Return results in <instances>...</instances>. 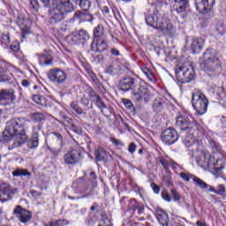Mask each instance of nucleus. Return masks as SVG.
Here are the masks:
<instances>
[{"label":"nucleus","mask_w":226,"mask_h":226,"mask_svg":"<svg viewBox=\"0 0 226 226\" xmlns=\"http://www.w3.org/2000/svg\"><path fill=\"white\" fill-rule=\"evenodd\" d=\"M29 120L26 118H14L6 123L5 130L3 132V140H9V149H15L26 144L29 149H36L40 142V135H42L43 131L41 125H34L33 127L32 139L27 140L26 129Z\"/></svg>","instance_id":"1"},{"label":"nucleus","mask_w":226,"mask_h":226,"mask_svg":"<svg viewBox=\"0 0 226 226\" xmlns=\"http://www.w3.org/2000/svg\"><path fill=\"white\" fill-rule=\"evenodd\" d=\"M155 9L152 14L146 16L145 20L147 26L161 31L164 36H170L174 38L176 34V27L170 19L169 14L163 10L164 6H167V0H154Z\"/></svg>","instance_id":"2"},{"label":"nucleus","mask_w":226,"mask_h":226,"mask_svg":"<svg viewBox=\"0 0 226 226\" xmlns=\"http://www.w3.org/2000/svg\"><path fill=\"white\" fill-rule=\"evenodd\" d=\"M44 8H49V22L50 26H57L66 19V13L74 11L75 6L70 0H41Z\"/></svg>","instance_id":"3"},{"label":"nucleus","mask_w":226,"mask_h":226,"mask_svg":"<svg viewBox=\"0 0 226 226\" xmlns=\"http://www.w3.org/2000/svg\"><path fill=\"white\" fill-rule=\"evenodd\" d=\"M175 126L177 130H180L179 137L182 139L185 146L190 147L193 146L195 142V137L193 133L199 129L197 125V121L192 117L186 115L179 114L176 117Z\"/></svg>","instance_id":"4"},{"label":"nucleus","mask_w":226,"mask_h":226,"mask_svg":"<svg viewBox=\"0 0 226 226\" xmlns=\"http://www.w3.org/2000/svg\"><path fill=\"white\" fill-rule=\"evenodd\" d=\"M118 89L124 93L132 91V98L137 100V102L143 101L145 103H147V102L151 100V92H149V88L142 87L140 83L135 81V79L132 77L122 79L119 81Z\"/></svg>","instance_id":"5"},{"label":"nucleus","mask_w":226,"mask_h":226,"mask_svg":"<svg viewBox=\"0 0 226 226\" xmlns=\"http://www.w3.org/2000/svg\"><path fill=\"white\" fill-rule=\"evenodd\" d=\"M201 61L200 68L207 73H215L222 66L218 51L213 48H208L205 50L201 56Z\"/></svg>","instance_id":"6"},{"label":"nucleus","mask_w":226,"mask_h":226,"mask_svg":"<svg viewBox=\"0 0 226 226\" xmlns=\"http://www.w3.org/2000/svg\"><path fill=\"white\" fill-rule=\"evenodd\" d=\"M177 80L181 84H188L195 79V71L190 64H181L175 68Z\"/></svg>","instance_id":"7"},{"label":"nucleus","mask_w":226,"mask_h":226,"mask_svg":"<svg viewBox=\"0 0 226 226\" xmlns=\"http://www.w3.org/2000/svg\"><path fill=\"white\" fill-rule=\"evenodd\" d=\"M192 103L194 110H196L199 116H204V114L207 112L209 101H207L206 95L200 90H194L192 92Z\"/></svg>","instance_id":"8"},{"label":"nucleus","mask_w":226,"mask_h":226,"mask_svg":"<svg viewBox=\"0 0 226 226\" xmlns=\"http://www.w3.org/2000/svg\"><path fill=\"white\" fill-rule=\"evenodd\" d=\"M203 158L202 167L204 169H207L213 165L214 170L212 174H214V176H222V170L225 169V163L222 162V160L216 159V162H215V156L211 155L207 151L204 152Z\"/></svg>","instance_id":"9"},{"label":"nucleus","mask_w":226,"mask_h":226,"mask_svg":"<svg viewBox=\"0 0 226 226\" xmlns=\"http://www.w3.org/2000/svg\"><path fill=\"white\" fill-rule=\"evenodd\" d=\"M82 158V148L79 146H73L64 155L63 160L65 165H75V163L81 162Z\"/></svg>","instance_id":"10"},{"label":"nucleus","mask_w":226,"mask_h":226,"mask_svg":"<svg viewBox=\"0 0 226 226\" xmlns=\"http://www.w3.org/2000/svg\"><path fill=\"white\" fill-rule=\"evenodd\" d=\"M48 142L50 147L56 149V154H59L63 151V146H64V139H63V135L59 132H53L49 134L48 139Z\"/></svg>","instance_id":"11"},{"label":"nucleus","mask_w":226,"mask_h":226,"mask_svg":"<svg viewBox=\"0 0 226 226\" xmlns=\"http://www.w3.org/2000/svg\"><path fill=\"white\" fill-rule=\"evenodd\" d=\"M47 75L49 80L55 82V84H64L66 79H68V74L58 68L50 69Z\"/></svg>","instance_id":"12"},{"label":"nucleus","mask_w":226,"mask_h":226,"mask_svg":"<svg viewBox=\"0 0 226 226\" xmlns=\"http://www.w3.org/2000/svg\"><path fill=\"white\" fill-rule=\"evenodd\" d=\"M13 215L21 223H29L33 218V214H31L29 210L22 207L20 205H18L14 208Z\"/></svg>","instance_id":"13"},{"label":"nucleus","mask_w":226,"mask_h":226,"mask_svg":"<svg viewBox=\"0 0 226 226\" xmlns=\"http://www.w3.org/2000/svg\"><path fill=\"white\" fill-rule=\"evenodd\" d=\"M181 138L177 132L172 128L166 129L162 132L161 135V139L164 144H167L168 146H172V144H175V142H177V139Z\"/></svg>","instance_id":"14"},{"label":"nucleus","mask_w":226,"mask_h":226,"mask_svg":"<svg viewBox=\"0 0 226 226\" xmlns=\"http://www.w3.org/2000/svg\"><path fill=\"white\" fill-rule=\"evenodd\" d=\"M16 100L17 96H15V91L12 89L0 90V105H11V103H15Z\"/></svg>","instance_id":"15"},{"label":"nucleus","mask_w":226,"mask_h":226,"mask_svg":"<svg viewBox=\"0 0 226 226\" xmlns=\"http://www.w3.org/2000/svg\"><path fill=\"white\" fill-rule=\"evenodd\" d=\"M17 192V189L12 188L10 184H0V200H2V202H6V200H10L12 195H15Z\"/></svg>","instance_id":"16"},{"label":"nucleus","mask_w":226,"mask_h":226,"mask_svg":"<svg viewBox=\"0 0 226 226\" xmlns=\"http://www.w3.org/2000/svg\"><path fill=\"white\" fill-rule=\"evenodd\" d=\"M215 3V0H195L194 4L200 13H209L213 10Z\"/></svg>","instance_id":"17"},{"label":"nucleus","mask_w":226,"mask_h":226,"mask_svg":"<svg viewBox=\"0 0 226 226\" xmlns=\"http://www.w3.org/2000/svg\"><path fill=\"white\" fill-rule=\"evenodd\" d=\"M169 99L163 95H161L153 101L152 109L154 110V112H162L163 109H167V107H169Z\"/></svg>","instance_id":"18"},{"label":"nucleus","mask_w":226,"mask_h":226,"mask_svg":"<svg viewBox=\"0 0 226 226\" xmlns=\"http://www.w3.org/2000/svg\"><path fill=\"white\" fill-rule=\"evenodd\" d=\"M107 48V40H105V38L96 39L91 44V50H93V52H105Z\"/></svg>","instance_id":"19"},{"label":"nucleus","mask_w":226,"mask_h":226,"mask_svg":"<svg viewBox=\"0 0 226 226\" xmlns=\"http://www.w3.org/2000/svg\"><path fill=\"white\" fill-rule=\"evenodd\" d=\"M204 49V40L193 37L191 43V50L192 54H200Z\"/></svg>","instance_id":"20"},{"label":"nucleus","mask_w":226,"mask_h":226,"mask_svg":"<svg viewBox=\"0 0 226 226\" xmlns=\"http://www.w3.org/2000/svg\"><path fill=\"white\" fill-rule=\"evenodd\" d=\"M175 5L171 10L172 13H185L188 8V0H174Z\"/></svg>","instance_id":"21"},{"label":"nucleus","mask_w":226,"mask_h":226,"mask_svg":"<svg viewBox=\"0 0 226 226\" xmlns=\"http://www.w3.org/2000/svg\"><path fill=\"white\" fill-rule=\"evenodd\" d=\"M79 20V22H93L94 17L92 14L82 12V11H77L74 13L73 19Z\"/></svg>","instance_id":"22"},{"label":"nucleus","mask_w":226,"mask_h":226,"mask_svg":"<svg viewBox=\"0 0 226 226\" xmlns=\"http://www.w3.org/2000/svg\"><path fill=\"white\" fill-rule=\"evenodd\" d=\"M155 216L161 225L167 226V224L169 223V215H167V212L163 210H159L157 211Z\"/></svg>","instance_id":"23"},{"label":"nucleus","mask_w":226,"mask_h":226,"mask_svg":"<svg viewBox=\"0 0 226 226\" xmlns=\"http://www.w3.org/2000/svg\"><path fill=\"white\" fill-rule=\"evenodd\" d=\"M13 177H31V172L27 170H24L22 168H18L12 171Z\"/></svg>","instance_id":"24"},{"label":"nucleus","mask_w":226,"mask_h":226,"mask_svg":"<svg viewBox=\"0 0 226 226\" xmlns=\"http://www.w3.org/2000/svg\"><path fill=\"white\" fill-rule=\"evenodd\" d=\"M94 40H99V38H105V27H103V25H98L94 29Z\"/></svg>","instance_id":"25"},{"label":"nucleus","mask_w":226,"mask_h":226,"mask_svg":"<svg viewBox=\"0 0 226 226\" xmlns=\"http://www.w3.org/2000/svg\"><path fill=\"white\" fill-rule=\"evenodd\" d=\"M94 154L97 162H103V160H107V151L102 147L95 150Z\"/></svg>","instance_id":"26"},{"label":"nucleus","mask_w":226,"mask_h":226,"mask_svg":"<svg viewBox=\"0 0 226 226\" xmlns=\"http://www.w3.org/2000/svg\"><path fill=\"white\" fill-rule=\"evenodd\" d=\"M74 38H78L79 41H82L84 43L85 41H87L90 38L89 33L86 31L85 29H80L78 32V35H75Z\"/></svg>","instance_id":"27"},{"label":"nucleus","mask_w":226,"mask_h":226,"mask_svg":"<svg viewBox=\"0 0 226 226\" xmlns=\"http://www.w3.org/2000/svg\"><path fill=\"white\" fill-rule=\"evenodd\" d=\"M208 147H210L215 154L220 153V144H218L215 139L208 140Z\"/></svg>","instance_id":"28"},{"label":"nucleus","mask_w":226,"mask_h":226,"mask_svg":"<svg viewBox=\"0 0 226 226\" xmlns=\"http://www.w3.org/2000/svg\"><path fill=\"white\" fill-rule=\"evenodd\" d=\"M191 179H192L195 185L201 188V190H204L206 188V185H207L206 184V182H204V180L199 178V177H195L194 175H191Z\"/></svg>","instance_id":"29"},{"label":"nucleus","mask_w":226,"mask_h":226,"mask_svg":"<svg viewBox=\"0 0 226 226\" xmlns=\"http://www.w3.org/2000/svg\"><path fill=\"white\" fill-rule=\"evenodd\" d=\"M98 226H112V222L105 214H102L100 223Z\"/></svg>","instance_id":"30"},{"label":"nucleus","mask_w":226,"mask_h":226,"mask_svg":"<svg viewBox=\"0 0 226 226\" xmlns=\"http://www.w3.org/2000/svg\"><path fill=\"white\" fill-rule=\"evenodd\" d=\"M77 4H79L83 11H89V8H91V1L89 0H81Z\"/></svg>","instance_id":"31"},{"label":"nucleus","mask_w":226,"mask_h":226,"mask_svg":"<svg viewBox=\"0 0 226 226\" xmlns=\"http://www.w3.org/2000/svg\"><path fill=\"white\" fill-rule=\"evenodd\" d=\"M31 117L34 123H41V121H45V115L43 113L36 112L31 115Z\"/></svg>","instance_id":"32"},{"label":"nucleus","mask_w":226,"mask_h":226,"mask_svg":"<svg viewBox=\"0 0 226 226\" xmlns=\"http://www.w3.org/2000/svg\"><path fill=\"white\" fill-rule=\"evenodd\" d=\"M69 222L66 219H59L56 221H51L46 226H64L68 225Z\"/></svg>","instance_id":"33"},{"label":"nucleus","mask_w":226,"mask_h":226,"mask_svg":"<svg viewBox=\"0 0 226 226\" xmlns=\"http://www.w3.org/2000/svg\"><path fill=\"white\" fill-rule=\"evenodd\" d=\"M40 63L49 66V64H52V57L49 55H42L40 57Z\"/></svg>","instance_id":"34"},{"label":"nucleus","mask_w":226,"mask_h":226,"mask_svg":"<svg viewBox=\"0 0 226 226\" xmlns=\"http://www.w3.org/2000/svg\"><path fill=\"white\" fill-rule=\"evenodd\" d=\"M156 162L157 163H161V165L162 166V168L164 169V170H166V172H169V161L165 160L163 157L159 156L156 158Z\"/></svg>","instance_id":"35"},{"label":"nucleus","mask_w":226,"mask_h":226,"mask_svg":"<svg viewBox=\"0 0 226 226\" xmlns=\"http://www.w3.org/2000/svg\"><path fill=\"white\" fill-rule=\"evenodd\" d=\"M71 108L79 116H82V114H84V109L82 108H80V106H79V104H77V102H71Z\"/></svg>","instance_id":"36"},{"label":"nucleus","mask_w":226,"mask_h":226,"mask_svg":"<svg viewBox=\"0 0 226 226\" xmlns=\"http://www.w3.org/2000/svg\"><path fill=\"white\" fill-rule=\"evenodd\" d=\"M71 108L79 116H82V114H84V109L82 108H80V106H79V104H77V102H71Z\"/></svg>","instance_id":"37"},{"label":"nucleus","mask_w":226,"mask_h":226,"mask_svg":"<svg viewBox=\"0 0 226 226\" xmlns=\"http://www.w3.org/2000/svg\"><path fill=\"white\" fill-rule=\"evenodd\" d=\"M139 205H137V200L135 199H131L128 200V209L129 211H137Z\"/></svg>","instance_id":"38"},{"label":"nucleus","mask_w":226,"mask_h":226,"mask_svg":"<svg viewBox=\"0 0 226 226\" xmlns=\"http://www.w3.org/2000/svg\"><path fill=\"white\" fill-rule=\"evenodd\" d=\"M88 95L90 96V98H92V102H97L101 98L100 94H98L96 91H94L93 88L89 89Z\"/></svg>","instance_id":"39"},{"label":"nucleus","mask_w":226,"mask_h":226,"mask_svg":"<svg viewBox=\"0 0 226 226\" xmlns=\"http://www.w3.org/2000/svg\"><path fill=\"white\" fill-rule=\"evenodd\" d=\"M94 104L102 112H103V109H107V104H105V102H103V99H102V97L95 101Z\"/></svg>","instance_id":"40"},{"label":"nucleus","mask_w":226,"mask_h":226,"mask_svg":"<svg viewBox=\"0 0 226 226\" xmlns=\"http://www.w3.org/2000/svg\"><path fill=\"white\" fill-rule=\"evenodd\" d=\"M143 73L144 75H146V77H147L150 82H153L154 80V74L148 68L143 69Z\"/></svg>","instance_id":"41"},{"label":"nucleus","mask_w":226,"mask_h":226,"mask_svg":"<svg viewBox=\"0 0 226 226\" xmlns=\"http://www.w3.org/2000/svg\"><path fill=\"white\" fill-rule=\"evenodd\" d=\"M122 102L124 103V107H126L128 110L135 109V107L133 106V103L132 102V101L128 99H123Z\"/></svg>","instance_id":"42"},{"label":"nucleus","mask_w":226,"mask_h":226,"mask_svg":"<svg viewBox=\"0 0 226 226\" xmlns=\"http://www.w3.org/2000/svg\"><path fill=\"white\" fill-rule=\"evenodd\" d=\"M39 105H41V107H46V109H49L50 107V102L44 96L41 98V102H39Z\"/></svg>","instance_id":"43"},{"label":"nucleus","mask_w":226,"mask_h":226,"mask_svg":"<svg viewBox=\"0 0 226 226\" xmlns=\"http://www.w3.org/2000/svg\"><path fill=\"white\" fill-rule=\"evenodd\" d=\"M8 66H10V64L6 63V62H1V65H0V74L1 73H6V72H8Z\"/></svg>","instance_id":"44"},{"label":"nucleus","mask_w":226,"mask_h":226,"mask_svg":"<svg viewBox=\"0 0 226 226\" xmlns=\"http://www.w3.org/2000/svg\"><path fill=\"white\" fill-rule=\"evenodd\" d=\"M10 80H11V77L6 75V72L0 74V82H10Z\"/></svg>","instance_id":"45"},{"label":"nucleus","mask_w":226,"mask_h":226,"mask_svg":"<svg viewBox=\"0 0 226 226\" xmlns=\"http://www.w3.org/2000/svg\"><path fill=\"white\" fill-rule=\"evenodd\" d=\"M216 195H223L225 193V185H219L217 190H215Z\"/></svg>","instance_id":"46"},{"label":"nucleus","mask_w":226,"mask_h":226,"mask_svg":"<svg viewBox=\"0 0 226 226\" xmlns=\"http://www.w3.org/2000/svg\"><path fill=\"white\" fill-rule=\"evenodd\" d=\"M179 176L184 181H186V183H190V178L192 177V174L181 172L179 173Z\"/></svg>","instance_id":"47"},{"label":"nucleus","mask_w":226,"mask_h":226,"mask_svg":"<svg viewBox=\"0 0 226 226\" xmlns=\"http://www.w3.org/2000/svg\"><path fill=\"white\" fill-rule=\"evenodd\" d=\"M90 177L92 179V186H96V183H97L96 179H98L96 173L94 171H91Z\"/></svg>","instance_id":"48"},{"label":"nucleus","mask_w":226,"mask_h":226,"mask_svg":"<svg viewBox=\"0 0 226 226\" xmlns=\"http://www.w3.org/2000/svg\"><path fill=\"white\" fill-rule=\"evenodd\" d=\"M162 197L163 200H165L166 202H170V200H171L170 194H169V192H167V191L162 192Z\"/></svg>","instance_id":"49"},{"label":"nucleus","mask_w":226,"mask_h":226,"mask_svg":"<svg viewBox=\"0 0 226 226\" xmlns=\"http://www.w3.org/2000/svg\"><path fill=\"white\" fill-rule=\"evenodd\" d=\"M30 4L34 11H38V9L40 8V4H38V0H32L30 2Z\"/></svg>","instance_id":"50"},{"label":"nucleus","mask_w":226,"mask_h":226,"mask_svg":"<svg viewBox=\"0 0 226 226\" xmlns=\"http://www.w3.org/2000/svg\"><path fill=\"white\" fill-rule=\"evenodd\" d=\"M128 151L131 154H133L137 151V145L135 143H131L128 147Z\"/></svg>","instance_id":"51"},{"label":"nucleus","mask_w":226,"mask_h":226,"mask_svg":"<svg viewBox=\"0 0 226 226\" xmlns=\"http://www.w3.org/2000/svg\"><path fill=\"white\" fill-rule=\"evenodd\" d=\"M171 195L175 201H177L179 200V199H181L179 193H177V191H176L175 189H171Z\"/></svg>","instance_id":"52"},{"label":"nucleus","mask_w":226,"mask_h":226,"mask_svg":"<svg viewBox=\"0 0 226 226\" xmlns=\"http://www.w3.org/2000/svg\"><path fill=\"white\" fill-rule=\"evenodd\" d=\"M42 96L40 94H35L32 96V100L37 103V105H40V102L41 101Z\"/></svg>","instance_id":"53"},{"label":"nucleus","mask_w":226,"mask_h":226,"mask_svg":"<svg viewBox=\"0 0 226 226\" xmlns=\"http://www.w3.org/2000/svg\"><path fill=\"white\" fill-rule=\"evenodd\" d=\"M203 190H205L206 192H212L213 193H215L216 192V189L214 186H211L210 185L207 184V185H205V189Z\"/></svg>","instance_id":"54"},{"label":"nucleus","mask_w":226,"mask_h":226,"mask_svg":"<svg viewBox=\"0 0 226 226\" xmlns=\"http://www.w3.org/2000/svg\"><path fill=\"white\" fill-rule=\"evenodd\" d=\"M151 188L153 189V192H154L156 194L160 193V186L157 185L156 184L152 183Z\"/></svg>","instance_id":"55"},{"label":"nucleus","mask_w":226,"mask_h":226,"mask_svg":"<svg viewBox=\"0 0 226 226\" xmlns=\"http://www.w3.org/2000/svg\"><path fill=\"white\" fill-rule=\"evenodd\" d=\"M81 103L84 107H89V100L87 97L81 98Z\"/></svg>","instance_id":"56"},{"label":"nucleus","mask_w":226,"mask_h":226,"mask_svg":"<svg viewBox=\"0 0 226 226\" xmlns=\"http://www.w3.org/2000/svg\"><path fill=\"white\" fill-rule=\"evenodd\" d=\"M111 142L113 143V144H115V146H124L123 145V142H121V140H119V139H111Z\"/></svg>","instance_id":"57"},{"label":"nucleus","mask_w":226,"mask_h":226,"mask_svg":"<svg viewBox=\"0 0 226 226\" xmlns=\"http://www.w3.org/2000/svg\"><path fill=\"white\" fill-rule=\"evenodd\" d=\"M111 55L117 57L118 56L121 55V53L119 52V50L113 48V49H111Z\"/></svg>","instance_id":"58"},{"label":"nucleus","mask_w":226,"mask_h":226,"mask_svg":"<svg viewBox=\"0 0 226 226\" xmlns=\"http://www.w3.org/2000/svg\"><path fill=\"white\" fill-rule=\"evenodd\" d=\"M144 209H145L144 206L139 205L138 206V215H144Z\"/></svg>","instance_id":"59"},{"label":"nucleus","mask_w":226,"mask_h":226,"mask_svg":"<svg viewBox=\"0 0 226 226\" xmlns=\"http://www.w3.org/2000/svg\"><path fill=\"white\" fill-rule=\"evenodd\" d=\"M168 163H170V165H172L173 169H177V162H176V161L170 159V161H168Z\"/></svg>","instance_id":"60"},{"label":"nucleus","mask_w":226,"mask_h":226,"mask_svg":"<svg viewBox=\"0 0 226 226\" xmlns=\"http://www.w3.org/2000/svg\"><path fill=\"white\" fill-rule=\"evenodd\" d=\"M30 194H31L33 197H40V195H41L38 191H34V190H31V191H30Z\"/></svg>","instance_id":"61"},{"label":"nucleus","mask_w":226,"mask_h":226,"mask_svg":"<svg viewBox=\"0 0 226 226\" xmlns=\"http://www.w3.org/2000/svg\"><path fill=\"white\" fill-rule=\"evenodd\" d=\"M21 85L23 86V87H29L31 83H29V81L27 79H24L21 81Z\"/></svg>","instance_id":"62"},{"label":"nucleus","mask_w":226,"mask_h":226,"mask_svg":"<svg viewBox=\"0 0 226 226\" xmlns=\"http://www.w3.org/2000/svg\"><path fill=\"white\" fill-rule=\"evenodd\" d=\"M106 73H108L109 75H114V69L112 66H109L107 68L106 70Z\"/></svg>","instance_id":"63"},{"label":"nucleus","mask_w":226,"mask_h":226,"mask_svg":"<svg viewBox=\"0 0 226 226\" xmlns=\"http://www.w3.org/2000/svg\"><path fill=\"white\" fill-rule=\"evenodd\" d=\"M96 209H100V205L98 203H94V206L90 207V211H96Z\"/></svg>","instance_id":"64"}]
</instances>
